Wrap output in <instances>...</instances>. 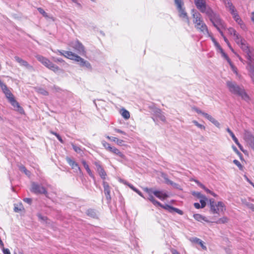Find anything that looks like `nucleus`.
I'll use <instances>...</instances> for the list:
<instances>
[{
    "label": "nucleus",
    "instance_id": "nucleus-1",
    "mask_svg": "<svg viewBox=\"0 0 254 254\" xmlns=\"http://www.w3.org/2000/svg\"><path fill=\"white\" fill-rule=\"evenodd\" d=\"M245 54V56L248 60L247 68L249 70L252 79L254 82V51L252 48L248 46L247 43L244 40L239 45Z\"/></svg>",
    "mask_w": 254,
    "mask_h": 254
},
{
    "label": "nucleus",
    "instance_id": "nucleus-2",
    "mask_svg": "<svg viewBox=\"0 0 254 254\" xmlns=\"http://www.w3.org/2000/svg\"><path fill=\"white\" fill-rule=\"evenodd\" d=\"M227 86L229 91L237 96H240L242 99L248 101L250 98L248 94L246 93L244 88L240 86L235 81H227L226 82Z\"/></svg>",
    "mask_w": 254,
    "mask_h": 254
},
{
    "label": "nucleus",
    "instance_id": "nucleus-3",
    "mask_svg": "<svg viewBox=\"0 0 254 254\" xmlns=\"http://www.w3.org/2000/svg\"><path fill=\"white\" fill-rule=\"evenodd\" d=\"M191 12L195 28L203 34L208 33L207 26L204 22L201 14L194 9H192Z\"/></svg>",
    "mask_w": 254,
    "mask_h": 254
},
{
    "label": "nucleus",
    "instance_id": "nucleus-4",
    "mask_svg": "<svg viewBox=\"0 0 254 254\" xmlns=\"http://www.w3.org/2000/svg\"><path fill=\"white\" fill-rule=\"evenodd\" d=\"M207 13L208 15H207V16L208 17L210 21L212 23L214 26H215L217 30L225 28L226 25L225 23L220 18L218 14L215 13L213 10H209V11H207Z\"/></svg>",
    "mask_w": 254,
    "mask_h": 254
},
{
    "label": "nucleus",
    "instance_id": "nucleus-5",
    "mask_svg": "<svg viewBox=\"0 0 254 254\" xmlns=\"http://www.w3.org/2000/svg\"><path fill=\"white\" fill-rule=\"evenodd\" d=\"M209 205L210 210L213 214H219L225 210V206L222 201H219L216 203L213 199H210Z\"/></svg>",
    "mask_w": 254,
    "mask_h": 254
},
{
    "label": "nucleus",
    "instance_id": "nucleus-6",
    "mask_svg": "<svg viewBox=\"0 0 254 254\" xmlns=\"http://www.w3.org/2000/svg\"><path fill=\"white\" fill-rule=\"evenodd\" d=\"M175 3L177 5V9L179 12V16L183 19V20L186 22L189 25L190 24V20L188 16L187 13L183 8L184 2L182 0H174Z\"/></svg>",
    "mask_w": 254,
    "mask_h": 254
},
{
    "label": "nucleus",
    "instance_id": "nucleus-7",
    "mask_svg": "<svg viewBox=\"0 0 254 254\" xmlns=\"http://www.w3.org/2000/svg\"><path fill=\"white\" fill-rule=\"evenodd\" d=\"M194 4L196 8L202 13H205L208 15L207 11L213 10L209 6L207 5L205 0H194Z\"/></svg>",
    "mask_w": 254,
    "mask_h": 254
},
{
    "label": "nucleus",
    "instance_id": "nucleus-8",
    "mask_svg": "<svg viewBox=\"0 0 254 254\" xmlns=\"http://www.w3.org/2000/svg\"><path fill=\"white\" fill-rule=\"evenodd\" d=\"M31 191L36 194H46L47 193L45 188L34 182L32 183Z\"/></svg>",
    "mask_w": 254,
    "mask_h": 254
},
{
    "label": "nucleus",
    "instance_id": "nucleus-9",
    "mask_svg": "<svg viewBox=\"0 0 254 254\" xmlns=\"http://www.w3.org/2000/svg\"><path fill=\"white\" fill-rule=\"evenodd\" d=\"M69 46L79 54H84L85 53L84 46L78 40L70 42Z\"/></svg>",
    "mask_w": 254,
    "mask_h": 254
},
{
    "label": "nucleus",
    "instance_id": "nucleus-10",
    "mask_svg": "<svg viewBox=\"0 0 254 254\" xmlns=\"http://www.w3.org/2000/svg\"><path fill=\"white\" fill-rule=\"evenodd\" d=\"M75 61L77 62V63L81 66V67H85L87 69H91L92 66L90 63L86 60H85L84 59L81 58L80 56H78L76 57V59H75Z\"/></svg>",
    "mask_w": 254,
    "mask_h": 254
},
{
    "label": "nucleus",
    "instance_id": "nucleus-11",
    "mask_svg": "<svg viewBox=\"0 0 254 254\" xmlns=\"http://www.w3.org/2000/svg\"><path fill=\"white\" fill-rule=\"evenodd\" d=\"M15 60L20 65L25 67L27 69L29 70H33V67L32 65L29 64L27 62L22 59L18 56L14 57Z\"/></svg>",
    "mask_w": 254,
    "mask_h": 254
},
{
    "label": "nucleus",
    "instance_id": "nucleus-12",
    "mask_svg": "<svg viewBox=\"0 0 254 254\" xmlns=\"http://www.w3.org/2000/svg\"><path fill=\"white\" fill-rule=\"evenodd\" d=\"M94 164L95 165L96 170L98 172V173H99L101 178L103 179H105L106 176L107 175L104 169H103V168L100 164L99 162H95Z\"/></svg>",
    "mask_w": 254,
    "mask_h": 254
},
{
    "label": "nucleus",
    "instance_id": "nucleus-13",
    "mask_svg": "<svg viewBox=\"0 0 254 254\" xmlns=\"http://www.w3.org/2000/svg\"><path fill=\"white\" fill-rule=\"evenodd\" d=\"M66 160L68 164L71 167L72 169H74L75 172H77L78 171H81L78 164L72 159L68 157H66Z\"/></svg>",
    "mask_w": 254,
    "mask_h": 254
},
{
    "label": "nucleus",
    "instance_id": "nucleus-14",
    "mask_svg": "<svg viewBox=\"0 0 254 254\" xmlns=\"http://www.w3.org/2000/svg\"><path fill=\"white\" fill-rule=\"evenodd\" d=\"M103 187H104V191L106 199L108 200H110L111 199V194H110V192H111L110 187L109 184H108V183L106 182H103Z\"/></svg>",
    "mask_w": 254,
    "mask_h": 254
},
{
    "label": "nucleus",
    "instance_id": "nucleus-15",
    "mask_svg": "<svg viewBox=\"0 0 254 254\" xmlns=\"http://www.w3.org/2000/svg\"><path fill=\"white\" fill-rule=\"evenodd\" d=\"M244 139L250 146L254 144V136L251 133L246 132L244 135Z\"/></svg>",
    "mask_w": 254,
    "mask_h": 254
},
{
    "label": "nucleus",
    "instance_id": "nucleus-16",
    "mask_svg": "<svg viewBox=\"0 0 254 254\" xmlns=\"http://www.w3.org/2000/svg\"><path fill=\"white\" fill-rule=\"evenodd\" d=\"M203 116L206 119H207L208 120L211 122L213 124H214L216 127H220V123L214 118H213L211 115L205 113L203 114Z\"/></svg>",
    "mask_w": 254,
    "mask_h": 254
},
{
    "label": "nucleus",
    "instance_id": "nucleus-17",
    "mask_svg": "<svg viewBox=\"0 0 254 254\" xmlns=\"http://www.w3.org/2000/svg\"><path fill=\"white\" fill-rule=\"evenodd\" d=\"M37 60L41 62L46 67H48L49 64H50V61L48 59L44 57L41 55H37L36 56Z\"/></svg>",
    "mask_w": 254,
    "mask_h": 254
},
{
    "label": "nucleus",
    "instance_id": "nucleus-18",
    "mask_svg": "<svg viewBox=\"0 0 254 254\" xmlns=\"http://www.w3.org/2000/svg\"><path fill=\"white\" fill-rule=\"evenodd\" d=\"M153 194L161 200H164L168 196L167 193L163 191L155 190V191L153 192Z\"/></svg>",
    "mask_w": 254,
    "mask_h": 254
},
{
    "label": "nucleus",
    "instance_id": "nucleus-19",
    "mask_svg": "<svg viewBox=\"0 0 254 254\" xmlns=\"http://www.w3.org/2000/svg\"><path fill=\"white\" fill-rule=\"evenodd\" d=\"M109 152L118 156L122 159H124L125 157L124 154L122 152H121L118 149L115 147H112V149L110 150Z\"/></svg>",
    "mask_w": 254,
    "mask_h": 254
},
{
    "label": "nucleus",
    "instance_id": "nucleus-20",
    "mask_svg": "<svg viewBox=\"0 0 254 254\" xmlns=\"http://www.w3.org/2000/svg\"><path fill=\"white\" fill-rule=\"evenodd\" d=\"M64 56L70 60L75 61V59H76V57L77 56V55L70 51H64Z\"/></svg>",
    "mask_w": 254,
    "mask_h": 254
},
{
    "label": "nucleus",
    "instance_id": "nucleus-21",
    "mask_svg": "<svg viewBox=\"0 0 254 254\" xmlns=\"http://www.w3.org/2000/svg\"><path fill=\"white\" fill-rule=\"evenodd\" d=\"M47 68L50 69V70H53L55 72H57L60 70V68H59V66H58L56 64H54L51 61L50 62V64H49V65H48Z\"/></svg>",
    "mask_w": 254,
    "mask_h": 254
},
{
    "label": "nucleus",
    "instance_id": "nucleus-22",
    "mask_svg": "<svg viewBox=\"0 0 254 254\" xmlns=\"http://www.w3.org/2000/svg\"><path fill=\"white\" fill-rule=\"evenodd\" d=\"M82 164L84 166V167L85 168V170H86L87 172L88 173V174H89V175L94 178V175L93 174H92L91 170L89 168V167L88 166V165L87 164L86 162L84 160L82 161Z\"/></svg>",
    "mask_w": 254,
    "mask_h": 254
},
{
    "label": "nucleus",
    "instance_id": "nucleus-23",
    "mask_svg": "<svg viewBox=\"0 0 254 254\" xmlns=\"http://www.w3.org/2000/svg\"><path fill=\"white\" fill-rule=\"evenodd\" d=\"M224 2L226 7L229 8V10L230 12L233 10L236 9L232 3L230 2V0H224Z\"/></svg>",
    "mask_w": 254,
    "mask_h": 254
},
{
    "label": "nucleus",
    "instance_id": "nucleus-24",
    "mask_svg": "<svg viewBox=\"0 0 254 254\" xmlns=\"http://www.w3.org/2000/svg\"><path fill=\"white\" fill-rule=\"evenodd\" d=\"M193 217L196 220H197L198 221H200V222H202V221H206V222L207 221L206 217H205L204 216H203L199 214H194Z\"/></svg>",
    "mask_w": 254,
    "mask_h": 254
},
{
    "label": "nucleus",
    "instance_id": "nucleus-25",
    "mask_svg": "<svg viewBox=\"0 0 254 254\" xmlns=\"http://www.w3.org/2000/svg\"><path fill=\"white\" fill-rule=\"evenodd\" d=\"M121 115L126 120H127L130 117L129 112L125 109H122L121 111Z\"/></svg>",
    "mask_w": 254,
    "mask_h": 254
},
{
    "label": "nucleus",
    "instance_id": "nucleus-26",
    "mask_svg": "<svg viewBox=\"0 0 254 254\" xmlns=\"http://www.w3.org/2000/svg\"><path fill=\"white\" fill-rule=\"evenodd\" d=\"M242 203L254 212V204L248 202L246 199L242 200Z\"/></svg>",
    "mask_w": 254,
    "mask_h": 254
},
{
    "label": "nucleus",
    "instance_id": "nucleus-27",
    "mask_svg": "<svg viewBox=\"0 0 254 254\" xmlns=\"http://www.w3.org/2000/svg\"><path fill=\"white\" fill-rule=\"evenodd\" d=\"M108 139H110L112 141L116 142L118 145H122L123 144V143L124 141L121 139H119L116 137H110L109 136H107L106 137Z\"/></svg>",
    "mask_w": 254,
    "mask_h": 254
},
{
    "label": "nucleus",
    "instance_id": "nucleus-28",
    "mask_svg": "<svg viewBox=\"0 0 254 254\" xmlns=\"http://www.w3.org/2000/svg\"><path fill=\"white\" fill-rule=\"evenodd\" d=\"M234 40L238 45L240 44V43L242 42L244 40V39L238 33H237L236 35H234Z\"/></svg>",
    "mask_w": 254,
    "mask_h": 254
},
{
    "label": "nucleus",
    "instance_id": "nucleus-29",
    "mask_svg": "<svg viewBox=\"0 0 254 254\" xmlns=\"http://www.w3.org/2000/svg\"><path fill=\"white\" fill-rule=\"evenodd\" d=\"M156 116L163 122H165L166 120L165 117L162 114L161 110L160 109H157L155 112Z\"/></svg>",
    "mask_w": 254,
    "mask_h": 254
},
{
    "label": "nucleus",
    "instance_id": "nucleus-30",
    "mask_svg": "<svg viewBox=\"0 0 254 254\" xmlns=\"http://www.w3.org/2000/svg\"><path fill=\"white\" fill-rule=\"evenodd\" d=\"M148 199L154 205H161V203L156 200L152 194H149Z\"/></svg>",
    "mask_w": 254,
    "mask_h": 254
},
{
    "label": "nucleus",
    "instance_id": "nucleus-31",
    "mask_svg": "<svg viewBox=\"0 0 254 254\" xmlns=\"http://www.w3.org/2000/svg\"><path fill=\"white\" fill-rule=\"evenodd\" d=\"M86 214L88 216L92 218H96L97 217V214L95 210L92 209H88L86 211Z\"/></svg>",
    "mask_w": 254,
    "mask_h": 254
},
{
    "label": "nucleus",
    "instance_id": "nucleus-32",
    "mask_svg": "<svg viewBox=\"0 0 254 254\" xmlns=\"http://www.w3.org/2000/svg\"><path fill=\"white\" fill-rule=\"evenodd\" d=\"M127 185L128 186V187L131 189L133 191H134L135 192H136V193H137L140 196H141V197L144 198V197L143 196L142 192L139 190L138 189H137L136 188H135L131 184H128Z\"/></svg>",
    "mask_w": 254,
    "mask_h": 254
},
{
    "label": "nucleus",
    "instance_id": "nucleus-33",
    "mask_svg": "<svg viewBox=\"0 0 254 254\" xmlns=\"http://www.w3.org/2000/svg\"><path fill=\"white\" fill-rule=\"evenodd\" d=\"M226 131L229 133V134L230 135V136L232 137L233 140H234V141L235 142V143H237L238 141V139L237 138V137L235 136V134H234V133L232 131V130L229 128H227L226 129Z\"/></svg>",
    "mask_w": 254,
    "mask_h": 254
},
{
    "label": "nucleus",
    "instance_id": "nucleus-34",
    "mask_svg": "<svg viewBox=\"0 0 254 254\" xmlns=\"http://www.w3.org/2000/svg\"><path fill=\"white\" fill-rule=\"evenodd\" d=\"M3 93L5 94V97L8 99L9 101L11 100L12 98H14L13 94L9 89L5 92H4Z\"/></svg>",
    "mask_w": 254,
    "mask_h": 254
},
{
    "label": "nucleus",
    "instance_id": "nucleus-35",
    "mask_svg": "<svg viewBox=\"0 0 254 254\" xmlns=\"http://www.w3.org/2000/svg\"><path fill=\"white\" fill-rule=\"evenodd\" d=\"M24 209V208L21 204L19 205L18 204H14V211L15 212H19Z\"/></svg>",
    "mask_w": 254,
    "mask_h": 254
},
{
    "label": "nucleus",
    "instance_id": "nucleus-36",
    "mask_svg": "<svg viewBox=\"0 0 254 254\" xmlns=\"http://www.w3.org/2000/svg\"><path fill=\"white\" fill-rule=\"evenodd\" d=\"M12 106L15 108H21L18 103L15 100L14 97L9 101Z\"/></svg>",
    "mask_w": 254,
    "mask_h": 254
},
{
    "label": "nucleus",
    "instance_id": "nucleus-37",
    "mask_svg": "<svg viewBox=\"0 0 254 254\" xmlns=\"http://www.w3.org/2000/svg\"><path fill=\"white\" fill-rule=\"evenodd\" d=\"M230 13L233 15V17L236 21L241 18L236 9L233 10Z\"/></svg>",
    "mask_w": 254,
    "mask_h": 254
},
{
    "label": "nucleus",
    "instance_id": "nucleus-38",
    "mask_svg": "<svg viewBox=\"0 0 254 254\" xmlns=\"http://www.w3.org/2000/svg\"><path fill=\"white\" fill-rule=\"evenodd\" d=\"M19 169L21 171L23 172L26 175L29 176L30 175V172L28 171L23 165H20L19 166Z\"/></svg>",
    "mask_w": 254,
    "mask_h": 254
},
{
    "label": "nucleus",
    "instance_id": "nucleus-39",
    "mask_svg": "<svg viewBox=\"0 0 254 254\" xmlns=\"http://www.w3.org/2000/svg\"><path fill=\"white\" fill-rule=\"evenodd\" d=\"M102 144L103 145V146L104 147V148L107 150H108V151H110V150L111 149H112V146L110 145V144L109 143H108V142H107L106 141H104V140H103L102 141Z\"/></svg>",
    "mask_w": 254,
    "mask_h": 254
},
{
    "label": "nucleus",
    "instance_id": "nucleus-40",
    "mask_svg": "<svg viewBox=\"0 0 254 254\" xmlns=\"http://www.w3.org/2000/svg\"><path fill=\"white\" fill-rule=\"evenodd\" d=\"M228 221V218L226 217H223L219 218L217 220L216 223L217 224H224L227 223Z\"/></svg>",
    "mask_w": 254,
    "mask_h": 254
},
{
    "label": "nucleus",
    "instance_id": "nucleus-41",
    "mask_svg": "<svg viewBox=\"0 0 254 254\" xmlns=\"http://www.w3.org/2000/svg\"><path fill=\"white\" fill-rule=\"evenodd\" d=\"M192 194L193 195L197 197L198 198L206 199V197L204 195L202 194L200 192H193Z\"/></svg>",
    "mask_w": 254,
    "mask_h": 254
},
{
    "label": "nucleus",
    "instance_id": "nucleus-42",
    "mask_svg": "<svg viewBox=\"0 0 254 254\" xmlns=\"http://www.w3.org/2000/svg\"><path fill=\"white\" fill-rule=\"evenodd\" d=\"M194 242L199 244L203 249H206V247L203 245V242L200 239L195 238L194 240Z\"/></svg>",
    "mask_w": 254,
    "mask_h": 254
},
{
    "label": "nucleus",
    "instance_id": "nucleus-43",
    "mask_svg": "<svg viewBox=\"0 0 254 254\" xmlns=\"http://www.w3.org/2000/svg\"><path fill=\"white\" fill-rule=\"evenodd\" d=\"M39 93L42 94L44 96H48L49 95L48 92L42 88H39L37 89Z\"/></svg>",
    "mask_w": 254,
    "mask_h": 254
},
{
    "label": "nucleus",
    "instance_id": "nucleus-44",
    "mask_svg": "<svg viewBox=\"0 0 254 254\" xmlns=\"http://www.w3.org/2000/svg\"><path fill=\"white\" fill-rule=\"evenodd\" d=\"M0 87L3 92H5L8 90L6 85L1 80H0Z\"/></svg>",
    "mask_w": 254,
    "mask_h": 254
},
{
    "label": "nucleus",
    "instance_id": "nucleus-45",
    "mask_svg": "<svg viewBox=\"0 0 254 254\" xmlns=\"http://www.w3.org/2000/svg\"><path fill=\"white\" fill-rule=\"evenodd\" d=\"M159 206L162 208H163L164 209H165L166 210H167L170 212H172V209L173 208V206H170L168 204H166V205H164L162 204L161 203V205H159Z\"/></svg>",
    "mask_w": 254,
    "mask_h": 254
},
{
    "label": "nucleus",
    "instance_id": "nucleus-46",
    "mask_svg": "<svg viewBox=\"0 0 254 254\" xmlns=\"http://www.w3.org/2000/svg\"><path fill=\"white\" fill-rule=\"evenodd\" d=\"M37 10L40 13L42 14V15L44 17H45L46 18L48 17V15L47 13H46L43 8H42L41 7H39L37 8Z\"/></svg>",
    "mask_w": 254,
    "mask_h": 254
},
{
    "label": "nucleus",
    "instance_id": "nucleus-47",
    "mask_svg": "<svg viewBox=\"0 0 254 254\" xmlns=\"http://www.w3.org/2000/svg\"><path fill=\"white\" fill-rule=\"evenodd\" d=\"M221 50V53L222 55V56H223L227 61V62L229 63L230 65H231V62L230 61V59L229 58L228 56L224 52L222 49L220 48Z\"/></svg>",
    "mask_w": 254,
    "mask_h": 254
},
{
    "label": "nucleus",
    "instance_id": "nucleus-48",
    "mask_svg": "<svg viewBox=\"0 0 254 254\" xmlns=\"http://www.w3.org/2000/svg\"><path fill=\"white\" fill-rule=\"evenodd\" d=\"M192 123L198 128L204 130L205 129V127L203 125L200 124L196 121L193 120L192 121Z\"/></svg>",
    "mask_w": 254,
    "mask_h": 254
},
{
    "label": "nucleus",
    "instance_id": "nucleus-49",
    "mask_svg": "<svg viewBox=\"0 0 254 254\" xmlns=\"http://www.w3.org/2000/svg\"><path fill=\"white\" fill-rule=\"evenodd\" d=\"M233 163L238 166L240 170H242L243 169V166L240 163V162L237 160H234Z\"/></svg>",
    "mask_w": 254,
    "mask_h": 254
},
{
    "label": "nucleus",
    "instance_id": "nucleus-50",
    "mask_svg": "<svg viewBox=\"0 0 254 254\" xmlns=\"http://www.w3.org/2000/svg\"><path fill=\"white\" fill-rule=\"evenodd\" d=\"M71 145H72V146L73 149H74V150L76 152H77V153H80L81 152V149L80 148V147H78V146H76L75 145H74V144H73V143H72V144H71Z\"/></svg>",
    "mask_w": 254,
    "mask_h": 254
},
{
    "label": "nucleus",
    "instance_id": "nucleus-51",
    "mask_svg": "<svg viewBox=\"0 0 254 254\" xmlns=\"http://www.w3.org/2000/svg\"><path fill=\"white\" fill-rule=\"evenodd\" d=\"M144 190L148 193V194H152V193L153 194V192L155 191V190H153L152 188H145L144 189Z\"/></svg>",
    "mask_w": 254,
    "mask_h": 254
},
{
    "label": "nucleus",
    "instance_id": "nucleus-52",
    "mask_svg": "<svg viewBox=\"0 0 254 254\" xmlns=\"http://www.w3.org/2000/svg\"><path fill=\"white\" fill-rule=\"evenodd\" d=\"M176 212L180 215H182L183 214V212L181 210H180L177 208L174 207H173V208L172 209V212Z\"/></svg>",
    "mask_w": 254,
    "mask_h": 254
},
{
    "label": "nucleus",
    "instance_id": "nucleus-53",
    "mask_svg": "<svg viewBox=\"0 0 254 254\" xmlns=\"http://www.w3.org/2000/svg\"><path fill=\"white\" fill-rule=\"evenodd\" d=\"M228 33L231 35H235L237 33L236 31L233 28H229L228 29Z\"/></svg>",
    "mask_w": 254,
    "mask_h": 254
},
{
    "label": "nucleus",
    "instance_id": "nucleus-54",
    "mask_svg": "<svg viewBox=\"0 0 254 254\" xmlns=\"http://www.w3.org/2000/svg\"><path fill=\"white\" fill-rule=\"evenodd\" d=\"M192 110L195 111L197 113L202 114V115H203V113H205L204 112H202L200 109H199L198 108H197L195 106H193L192 107Z\"/></svg>",
    "mask_w": 254,
    "mask_h": 254
},
{
    "label": "nucleus",
    "instance_id": "nucleus-55",
    "mask_svg": "<svg viewBox=\"0 0 254 254\" xmlns=\"http://www.w3.org/2000/svg\"><path fill=\"white\" fill-rule=\"evenodd\" d=\"M207 199H200V202L201 203V205H200V206H201V208H204L205 205H206V202H205V200Z\"/></svg>",
    "mask_w": 254,
    "mask_h": 254
},
{
    "label": "nucleus",
    "instance_id": "nucleus-56",
    "mask_svg": "<svg viewBox=\"0 0 254 254\" xmlns=\"http://www.w3.org/2000/svg\"><path fill=\"white\" fill-rule=\"evenodd\" d=\"M23 201L25 202H26V203H28V204L30 205L31 204V203H32V199L31 198H25L23 199Z\"/></svg>",
    "mask_w": 254,
    "mask_h": 254
},
{
    "label": "nucleus",
    "instance_id": "nucleus-57",
    "mask_svg": "<svg viewBox=\"0 0 254 254\" xmlns=\"http://www.w3.org/2000/svg\"><path fill=\"white\" fill-rule=\"evenodd\" d=\"M232 148L233 150L235 151L236 153H237L239 156H242V154L239 151V150L237 149V147L235 146L234 145L232 146Z\"/></svg>",
    "mask_w": 254,
    "mask_h": 254
},
{
    "label": "nucleus",
    "instance_id": "nucleus-58",
    "mask_svg": "<svg viewBox=\"0 0 254 254\" xmlns=\"http://www.w3.org/2000/svg\"><path fill=\"white\" fill-rule=\"evenodd\" d=\"M37 216L38 217L39 219L43 221H45L47 219V217L42 216L41 214L38 213L37 214Z\"/></svg>",
    "mask_w": 254,
    "mask_h": 254
},
{
    "label": "nucleus",
    "instance_id": "nucleus-59",
    "mask_svg": "<svg viewBox=\"0 0 254 254\" xmlns=\"http://www.w3.org/2000/svg\"><path fill=\"white\" fill-rule=\"evenodd\" d=\"M224 38V40L225 41V42L227 43V44L228 45V46L229 47V48L231 49V50H232V51H233V49L232 48V47H231L230 45V43L229 42V41L226 38V37L225 36H224L223 37Z\"/></svg>",
    "mask_w": 254,
    "mask_h": 254
},
{
    "label": "nucleus",
    "instance_id": "nucleus-60",
    "mask_svg": "<svg viewBox=\"0 0 254 254\" xmlns=\"http://www.w3.org/2000/svg\"><path fill=\"white\" fill-rule=\"evenodd\" d=\"M114 130H115V131L116 132H117L118 133H120L123 134L124 135H126L127 134V133L125 131H123V130H121L120 129L115 128Z\"/></svg>",
    "mask_w": 254,
    "mask_h": 254
},
{
    "label": "nucleus",
    "instance_id": "nucleus-61",
    "mask_svg": "<svg viewBox=\"0 0 254 254\" xmlns=\"http://www.w3.org/2000/svg\"><path fill=\"white\" fill-rule=\"evenodd\" d=\"M164 179L165 180V182L166 183L168 184H170V185H173V182L170 180L169 179H168V178H164Z\"/></svg>",
    "mask_w": 254,
    "mask_h": 254
},
{
    "label": "nucleus",
    "instance_id": "nucleus-62",
    "mask_svg": "<svg viewBox=\"0 0 254 254\" xmlns=\"http://www.w3.org/2000/svg\"><path fill=\"white\" fill-rule=\"evenodd\" d=\"M238 146V147H239V148L240 149V150L243 151V152H244V150L243 149V146L241 145V144L239 143V141H238L237 143H235Z\"/></svg>",
    "mask_w": 254,
    "mask_h": 254
},
{
    "label": "nucleus",
    "instance_id": "nucleus-63",
    "mask_svg": "<svg viewBox=\"0 0 254 254\" xmlns=\"http://www.w3.org/2000/svg\"><path fill=\"white\" fill-rule=\"evenodd\" d=\"M3 254H10V251L8 249H3Z\"/></svg>",
    "mask_w": 254,
    "mask_h": 254
},
{
    "label": "nucleus",
    "instance_id": "nucleus-64",
    "mask_svg": "<svg viewBox=\"0 0 254 254\" xmlns=\"http://www.w3.org/2000/svg\"><path fill=\"white\" fill-rule=\"evenodd\" d=\"M194 206L196 209H199V208H201L200 205L199 204V203H197V202H196V203H194Z\"/></svg>",
    "mask_w": 254,
    "mask_h": 254
}]
</instances>
